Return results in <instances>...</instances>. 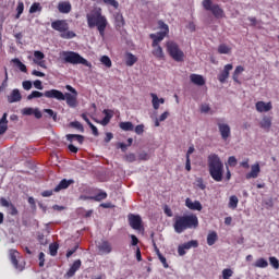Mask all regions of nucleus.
Here are the masks:
<instances>
[{
	"label": "nucleus",
	"mask_w": 279,
	"mask_h": 279,
	"mask_svg": "<svg viewBox=\"0 0 279 279\" xmlns=\"http://www.w3.org/2000/svg\"><path fill=\"white\" fill-rule=\"evenodd\" d=\"M106 5H111L114 10H119V1L117 0H102Z\"/></svg>",
	"instance_id": "obj_46"
},
{
	"label": "nucleus",
	"mask_w": 279,
	"mask_h": 279,
	"mask_svg": "<svg viewBox=\"0 0 279 279\" xmlns=\"http://www.w3.org/2000/svg\"><path fill=\"white\" fill-rule=\"evenodd\" d=\"M228 165H229V167H236V165H238L236 157L230 156V157L228 158Z\"/></svg>",
	"instance_id": "obj_59"
},
{
	"label": "nucleus",
	"mask_w": 279,
	"mask_h": 279,
	"mask_svg": "<svg viewBox=\"0 0 279 279\" xmlns=\"http://www.w3.org/2000/svg\"><path fill=\"white\" fill-rule=\"evenodd\" d=\"M12 62L16 64V66L20 69V71H22V73H27V66L25 65V63L21 62V60L13 59Z\"/></svg>",
	"instance_id": "obj_40"
},
{
	"label": "nucleus",
	"mask_w": 279,
	"mask_h": 279,
	"mask_svg": "<svg viewBox=\"0 0 279 279\" xmlns=\"http://www.w3.org/2000/svg\"><path fill=\"white\" fill-rule=\"evenodd\" d=\"M39 267H45V253H39Z\"/></svg>",
	"instance_id": "obj_63"
},
{
	"label": "nucleus",
	"mask_w": 279,
	"mask_h": 279,
	"mask_svg": "<svg viewBox=\"0 0 279 279\" xmlns=\"http://www.w3.org/2000/svg\"><path fill=\"white\" fill-rule=\"evenodd\" d=\"M40 60H45V53L43 51L36 50L34 52V62L37 63Z\"/></svg>",
	"instance_id": "obj_45"
},
{
	"label": "nucleus",
	"mask_w": 279,
	"mask_h": 279,
	"mask_svg": "<svg viewBox=\"0 0 279 279\" xmlns=\"http://www.w3.org/2000/svg\"><path fill=\"white\" fill-rule=\"evenodd\" d=\"M36 12H43V7L39 2H35L29 8V14H36Z\"/></svg>",
	"instance_id": "obj_37"
},
{
	"label": "nucleus",
	"mask_w": 279,
	"mask_h": 279,
	"mask_svg": "<svg viewBox=\"0 0 279 279\" xmlns=\"http://www.w3.org/2000/svg\"><path fill=\"white\" fill-rule=\"evenodd\" d=\"M9 214L11 215V217H16V215H19V209L16 208V206H14V204L10 205Z\"/></svg>",
	"instance_id": "obj_53"
},
{
	"label": "nucleus",
	"mask_w": 279,
	"mask_h": 279,
	"mask_svg": "<svg viewBox=\"0 0 279 279\" xmlns=\"http://www.w3.org/2000/svg\"><path fill=\"white\" fill-rule=\"evenodd\" d=\"M61 56L64 60V62L69 64H83L84 66H93L88 60H86L84 57H81L80 53L75 51H63L61 52Z\"/></svg>",
	"instance_id": "obj_5"
},
{
	"label": "nucleus",
	"mask_w": 279,
	"mask_h": 279,
	"mask_svg": "<svg viewBox=\"0 0 279 279\" xmlns=\"http://www.w3.org/2000/svg\"><path fill=\"white\" fill-rule=\"evenodd\" d=\"M254 267H258L259 269H266V267H269V263L267 262V259L260 257L255 262Z\"/></svg>",
	"instance_id": "obj_34"
},
{
	"label": "nucleus",
	"mask_w": 279,
	"mask_h": 279,
	"mask_svg": "<svg viewBox=\"0 0 279 279\" xmlns=\"http://www.w3.org/2000/svg\"><path fill=\"white\" fill-rule=\"evenodd\" d=\"M199 219L195 214L187 216H175L173 229L178 234H182L184 230H191V228H198Z\"/></svg>",
	"instance_id": "obj_2"
},
{
	"label": "nucleus",
	"mask_w": 279,
	"mask_h": 279,
	"mask_svg": "<svg viewBox=\"0 0 279 279\" xmlns=\"http://www.w3.org/2000/svg\"><path fill=\"white\" fill-rule=\"evenodd\" d=\"M24 90H32V81H24L22 83Z\"/></svg>",
	"instance_id": "obj_60"
},
{
	"label": "nucleus",
	"mask_w": 279,
	"mask_h": 279,
	"mask_svg": "<svg viewBox=\"0 0 279 279\" xmlns=\"http://www.w3.org/2000/svg\"><path fill=\"white\" fill-rule=\"evenodd\" d=\"M65 88L66 90H69V93L63 94L64 101H66V105L70 108H76L77 107V89L71 85H66Z\"/></svg>",
	"instance_id": "obj_8"
},
{
	"label": "nucleus",
	"mask_w": 279,
	"mask_h": 279,
	"mask_svg": "<svg viewBox=\"0 0 279 279\" xmlns=\"http://www.w3.org/2000/svg\"><path fill=\"white\" fill-rule=\"evenodd\" d=\"M260 174V163L256 162L251 166V171L245 174L246 180H252L258 178Z\"/></svg>",
	"instance_id": "obj_13"
},
{
	"label": "nucleus",
	"mask_w": 279,
	"mask_h": 279,
	"mask_svg": "<svg viewBox=\"0 0 279 279\" xmlns=\"http://www.w3.org/2000/svg\"><path fill=\"white\" fill-rule=\"evenodd\" d=\"M44 97L47 99H58V101H64V94L58 89H50L44 93Z\"/></svg>",
	"instance_id": "obj_11"
},
{
	"label": "nucleus",
	"mask_w": 279,
	"mask_h": 279,
	"mask_svg": "<svg viewBox=\"0 0 279 279\" xmlns=\"http://www.w3.org/2000/svg\"><path fill=\"white\" fill-rule=\"evenodd\" d=\"M230 51H232V49L228 47V45L226 44H221L218 46V53L226 54V53H230Z\"/></svg>",
	"instance_id": "obj_42"
},
{
	"label": "nucleus",
	"mask_w": 279,
	"mask_h": 279,
	"mask_svg": "<svg viewBox=\"0 0 279 279\" xmlns=\"http://www.w3.org/2000/svg\"><path fill=\"white\" fill-rule=\"evenodd\" d=\"M98 251L100 254H110L112 252V244L104 240L100 244H98Z\"/></svg>",
	"instance_id": "obj_21"
},
{
	"label": "nucleus",
	"mask_w": 279,
	"mask_h": 279,
	"mask_svg": "<svg viewBox=\"0 0 279 279\" xmlns=\"http://www.w3.org/2000/svg\"><path fill=\"white\" fill-rule=\"evenodd\" d=\"M255 108L257 112H269V110H271L274 106L271 105V101L265 102L260 100L255 104Z\"/></svg>",
	"instance_id": "obj_16"
},
{
	"label": "nucleus",
	"mask_w": 279,
	"mask_h": 279,
	"mask_svg": "<svg viewBox=\"0 0 279 279\" xmlns=\"http://www.w3.org/2000/svg\"><path fill=\"white\" fill-rule=\"evenodd\" d=\"M9 258L14 269H17V271H23L25 269V264H19V258H21V253H19V251L11 248L9 251Z\"/></svg>",
	"instance_id": "obj_9"
},
{
	"label": "nucleus",
	"mask_w": 279,
	"mask_h": 279,
	"mask_svg": "<svg viewBox=\"0 0 279 279\" xmlns=\"http://www.w3.org/2000/svg\"><path fill=\"white\" fill-rule=\"evenodd\" d=\"M105 118L101 120V125H108L110 123V119H112V113L109 110L105 109L104 111Z\"/></svg>",
	"instance_id": "obj_36"
},
{
	"label": "nucleus",
	"mask_w": 279,
	"mask_h": 279,
	"mask_svg": "<svg viewBox=\"0 0 279 279\" xmlns=\"http://www.w3.org/2000/svg\"><path fill=\"white\" fill-rule=\"evenodd\" d=\"M243 71H245V68H243V65H238L233 72L232 78L233 82H235L236 84H241V82H239V75H241V73H243Z\"/></svg>",
	"instance_id": "obj_30"
},
{
	"label": "nucleus",
	"mask_w": 279,
	"mask_h": 279,
	"mask_svg": "<svg viewBox=\"0 0 279 279\" xmlns=\"http://www.w3.org/2000/svg\"><path fill=\"white\" fill-rule=\"evenodd\" d=\"M44 112L53 119V121H58V113H56L52 109H44Z\"/></svg>",
	"instance_id": "obj_47"
},
{
	"label": "nucleus",
	"mask_w": 279,
	"mask_h": 279,
	"mask_svg": "<svg viewBox=\"0 0 279 279\" xmlns=\"http://www.w3.org/2000/svg\"><path fill=\"white\" fill-rule=\"evenodd\" d=\"M135 134H137L138 136H141V134H143V132H145V125L144 124H138L135 126Z\"/></svg>",
	"instance_id": "obj_58"
},
{
	"label": "nucleus",
	"mask_w": 279,
	"mask_h": 279,
	"mask_svg": "<svg viewBox=\"0 0 279 279\" xmlns=\"http://www.w3.org/2000/svg\"><path fill=\"white\" fill-rule=\"evenodd\" d=\"M22 96L19 89H13L11 95L8 97L9 104H16V101H21Z\"/></svg>",
	"instance_id": "obj_25"
},
{
	"label": "nucleus",
	"mask_w": 279,
	"mask_h": 279,
	"mask_svg": "<svg viewBox=\"0 0 279 279\" xmlns=\"http://www.w3.org/2000/svg\"><path fill=\"white\" fill-rule=\"evenodd\" d=\"M239 206V197L236 195H232L229 198V208L232 210H235V208Z\"/></svg>",
	"instance_id": "obj_35"
},
{
	"label": "nucleus",
	"mask_w": 279,
	"mask_h": 279,
	"mask_svg": "<svg viewBox=\"0 0 279 279\" xmlns=\"http://www.w3.org/2000/svg\"><path fill=\"white\" fill-rule=\"evenodd\" d=\"M269 263L272 268L279 269V260L276 257H269Z\"/></svg>",
	"instance_id": "obj_54"
},
{
	"label": "nucleus",
	"mask_w": 279,
	"mask_h": 279,
	"mask_svg": "<svg viewBox=\"0 0 279 279\" xmlns=\"http://www.w3.org/2000/svg\"><path fill=\"white\" fill-rule=\"evenodd\" d=\"M80 267H82V260L81 259H76L72 264L70 269L66 271L68 278H73V276H75V274L78 271Z\"/></svg>",
	"instance_id": "obj_20"
},
{
	"label": "nucleus",
	"mask_w": 279,
	"mask_h": 279,
	"mask_svg": "<svg viewBox=\"0 0 279 279\" xmlns=\"http://www.w3.org/2000/svg\"><path fill=\"white\" fill-rule=\"evenodd\" d=\"M232 69H234V66L231 63L225 65L223 71L218 75V80L221 84H226V80L230 77V71H232Z\"/></svg>",
	"instance_id": "obj_15"
},
{
	"label": "nucleus",
	"mask_w": 279,
	"mask_h": 279,
	"mask_svg": "<svg viewBox=\"0 0 279 279\" xmlns=\"http://www.w3.org/2000/svg\"><path fill=\"white\" fill-rule=\"evenodd\" d=\"M182 246L185 250H191V247H199V242H197L196 240H191V241L182 244Z\"/></svg>",
	"instance_id": "obj_38"
},
{
	"label": "nucleus",
	"mask_w": 279,
	"mask_h": 279,
	"mask_svg": "<svg viewBox=\"0 0 279 279\" xmlns=\"http://www.w3.org/2000/svg\"><path fill=\"white\" fill-rule=\"evenodd\" d=\"M150 97L153 98L151 104L154 110H158L160 108V104H165V98H158V95L151 93Z\"/></svg>",
	"instance_id": "obj_26"
},
{
	"label": "nucleus",
	"mask_w": 279,
	"mask_h": 279,
	"mask_svg": "<svg viewBox=\"0 0 279 279\" xmlns=\"http://www.w3.org/2000/svg\"><path fill=\"white\" fill-rule=\"evenodd\" d=\"M8 87V68H4V81L2 82L0 86V93L1 90L5 89Z\"/></svg>",
	"instance_id": "obj_50"
},
{
	"label": "nucleus",
	"mask_w": 279,
	"mask_h": 279,
	"mask_svg": "<svg viewBox=\"0 0 279 279\" xmlns=\"http://www.w3.org/2000/svg\"><path fill=\"white\" fill-rule=\"evenodd\" d=\"M166 49L174 62H184V51L180 49V45H178V43L173 40L167 41Z\"/></svg>",
	"instance_id": "obj_6"
},
{
	"label": "nucleus",
	"mask_w": 279,
	"mask_h": 279,
	"mask_svg": "<svg viewBox=\"0 0 279 279\" xmlns=\"http://www.w3.org/2000/svg\"><path fill=\"white\" fill-rule=\"evenodd\" d=\"M158 252V258L160 260V263L162 264L165 269H169V264L167 263V258L162 256V254H160V251Z\"/></svg>",
	"instance_id": "obj_49"
},
{
	"label": "nucleus",
	"mask_w": 279,
	"mask_h": 279,
	"mask_svg": "<svg viewBox=\"0 0 279 279\" xmlns=\"http://www.w3.org/2000/svg\"><path fill=\"white\" fill-rule=\"evenodd\" d=\"M153 56H155V58L158 60H162L165 58V52L162 51V47H160V45L157 44V46L154 47Z\"/></svg>",
	"instance_id": "obj_29"
},
{
	"label": "nucleus",
	"mask_w": 279,
	"mask_h": 279,
	"mask_svg": "<svg viewBox=\"0 0 279 279\" xmlns=\"http://www.w3.org/2000/svg\"><path fill=\"white\" fill-rule=\"evenodd\" d=\"M100 62H101V64L107 66V69H110V66H112V60H110V57H108V56H102L100 58Z\"/></svg>",
	"instance_id": "obj_44"
},
{
	"label": "nucleus",
	"mask_w": 279,
	"mask_h": 279,
	"mask_svg": "<svg viewBox=\"0 0 279 279\" xmlns=\"http://www.w3.org/2000/svg\"><path fill=\"white\" fill-rule=\"evenodd\" d=\"M126 162H136V155L134 153H130L125 156Z\"/></svg>",
	"instance_id": "obj_57"
},
{
	"label": "nucleus",
	"mask_w": 279,
	"mask_h": 279,
	"mask_svg": "<svg viewBox=\"0 0 279 279\" xmlns=\"http://www.w3.org/2000/svg\"><path fill=\"white\" fill-rule=\"evenodd\" d=\"M107 198H108V193L104 191H100L95 196H90V199H93L94 202H104V199H107Z\"/></svg>",
	"instance_id": "obj_33"
},
{
	"label": "nucleus",
	"mask_w": 279,
	"mask_h": 279,
	"mask_svg": "<svg viewBox=\"0 0 279 279\" xmlns=\"http://www.w3.org/2000/svg\"><path fill=\"white\" fill-rule=\"evenodd\" d=\"M202 5L207 12H211L215 19H226V12L219 4L213 3V0H203Z\"/></svg>",
	"instance_id": "obj_7"
},
{
	"label": "nucleus",
	"mask_w": 279,
	"mask_h": 279,
	"mask_svg": "<svg viewBox=\"0 0 279 279\" xmlns=\"http://www.w3.org/2000/svg\"><path fill=\"white\" fill-rule=\"evenodd\" d=\"M259 128H262V130H265V132H269V130H271V118L265 116L259 122Z\"/></svg>",
	"instance_id": "obj_24"
},
{
	"label": "nucleus",
	"mask_w": 279,
	"mask_h": 279,
	"mask_svg": "<svg viewBox=\"0 0 279 279\" xmlns=\"http://www.w3.org/2000/svg\"><path fill=\"white\" fill-rule=\"evenodd\" d=\"M11 204L12 203H10L5 197L0 198V206H2V208H10Z\"/></svg>",
	"instance_id": "obj_55"
},
{
	"label": "nucleus",
	"mask_w": 279,
	"mask_h": 279,
	"mask_svg": "<svg viewBox=\"0 0 279 279\" xmlns=\"http://www.w3.org/2000/svg\"><path fill=\"white\" fill-rule=\"evenodd\" d=\"M71 128H75V130H84V126L82 125V123L74 121L70 123Z\"/></svg>",
	"instance_id": "obj_61"
},
{
	"label": "nucleus",
	"mask_w": 279,
	"mask_h": 279,
	"mask_svg": "<svg viewBox=\"0 0 279 279\" xmlns=\"http://www.w3.org/2000/svg\"><path fill=\"white\" fill-rule=\"evenodd\" d=\"M45 94H43L41 92H38V90H33L28 96H27V99L28 101H32V99H38L40 97H44Z\"/></svg>",
	"instance_id": "obj_39"
},
{
	"label": "nucleus",
	"mask_w": 279,
	"mask_h": 279,
	"mask_svg": "<svg viewBox=\"0 0 279 279\" xmlns=\"http://www.w3.org/2000/svg\"><path fill=\"white\" fill-rule=\"evenodd\" d=\"M190 80L192 84H195L196 86H204V84H206V80L199 74H191Z\"/></svg>",
	"instance_id": "obj_22"
},
{
	"label": "nucleus",
	"mask_w": 279,
	"mask_h": 279,
	"mask_svg": "<svg viewBox=\"0 0 279 279\" xmlns=\"http://www.w3.org/2000/svg\"><path fill=\"white\" fill-rule=\"evenodd\" d=\"M87 26L89 29H95L99 32L100 36H106V27H108V19L101 13V8L94 9L86 14Z\"/></svg>",
	"instance_id": "obj_1"
},
{
	"label": "nucleus",
	"mask_w": 279,
	"mask_h": 279,
	"mask_svg": "<svg viewBox=\"0 0 279 279\" xmlns=\"http://www.w3.org/2000/svg\"><path fill=\"white\" fill-rule=\"evenodd\" d=\"M207 165L209 175L215 180V182L223 181V161L217 154H210L207 157Z\"/></svg>",
	"instance_id": "obj_3"
},
{
	"label": "nucleus",
	"mask_w": 279,
	"mask_h": 279,
	"mask_svg": "<svg viewBox=\"0 0 279 279\" xmlns=\"http://www.w3.org/2000/svg\"><path fill=\"white\" fill-rule=\"evenodd\" d=\"M185 206L190 210H198V211H202V208H204L199 201L193 202L191 198L185 199Z\"/></svg>",
	"instance_id": "obj_17"
},
{
	"label": "nucleus",
	"mask_w": 279,
	"mask_h": 279,
	"mask_svg": "<svg viewBox=\"0 0 279 279\" xmlns=\"http://www.w3.org/2000/svg\"><path fill=\"white\" fill-rule=\"evenodd\" d=\"M137 61L138 59L136 58V56L132 54V52L126 53V66H134V64H136Z\"/></svg>",
	"instance_id": "obj_32"
},
{
	"label": "nucleus",
	"mask_w": 279,
	"mask_h": 279,
	"mask_svg": "<svg viewBox=\"0 0 279 279\" xmlns=\"http://www.w3.org/2000/svg\"><path fill=\"white\" fill-rule=\"evenodd\" d=\"M158 27L162 31L161 34H169V25H167L162 20L158 21Z\"/></svg>",
	"instance_id": "obj_41"
},
{
	"label": "nucleus",
	"mask_w": 279,
	"mask_h": 279,
	"mask_svg": "<svg viewBox=\"0 0 279 279\" xmlns=\"http://www.w3.org/2000/svg\"><path fill=\"white\" fill-rule=\"evenodd\" d=\"M78 248H80V245L76 244L73 248L69 250L66 252V258H71L77 252Z\"/></svg>",
	"instance_id": "obj_56"
},
{
	"label": "nucleus",
	"mask_w": 279,
	"mask_h": 279,
	"mask_svg": "<svg viewBox=\"0 0 279 279\" xmlns=\"http://www.w3.org/2000/svg\"><path fill=\"white\" fill-rule=\"evenodd\" d=\"M140 160H149V154L147 153H141L138 155Z\"/></svg>",
	"instance_id": "obj_64"
},
{
	"label": "nucleus",
	"mask_w": 279,
	"mask_h": 279,
	"mask_svg": "<svg viewBox=\"0 0 279 279\" xmlns=\"http://www.w3.org/2000/svg\"><path fill=\"white\" fill-rule=\"evenodd\" d=\"M217 125H218V130L220 132V136L222 141H227L228 138H230V135H231L230 125L221 122H218Z\"/></svg>",
	"instance_id": "obj_12"
},
{
	"label": "nucleus",
	"mask_w": 279,
	"mask_h": 279,
	"mask_svg": "<svg viewBox=\"0 0 279 279\" xmlns=\"http://www.w3.org/2000/svg\"><path fill=\"white\" fill-rule=\"evenodd\" d=\"M201 112H203L204 114H207V112H210V106L207 104L202 105Z\"/></svg>",
	"instance_id": "obj_62"
},
{
	"label": "nucleus",
	"mask_w": 279,
	"mask_h": 279,
	"mask_svg": "<svg viewBox=\"0 0 279 279\" xmlns=\"http://www.w3.org/2000/svg\"><path fill=\"white\" fill-rule=\"evenodd\" d=\"M60 245H58V243H51L49 245V252H50V256H58V250H59Z\"/></svg>",
	"instance_id": "obj_43"
},
{
	"label": "nucleus",
	"mask_w": 279,
	"mask_h": 279,
	"mask_svg": "<svg viewBox=\"0 0 279 279\" xmlns=\"http://www.w3.org/2000/svg\"><path fill=\"white\" fill-rule=\"evenodd\" d=\"M71 184H75V180L73 179H63L59 182V184L53 189L54 193H60V191H64L71 186Z\"/></svg>",
	"instance_id": "obj_14"
},
{
	"label": "nucleus",
	"mask_w": 279,
	"mask_h": 279,
	"mask_svg": "<svg viewBox=\"0 0 279 279\" xmlns=\"http://www.w3.org/2000/svg\"><path fill=\"white\" fill-rule=\"evenodd\" d=\"M119 128L123 130V132H134V124L130 121L120 122Z\"/></svg>",
	"instance_id": "obj_28"
},
{
	"label": "nucleus",
	"mask_w": 279,
	"mask_h": 279,
	"mask_svg": "<svg viewBox=\"0 0 279 279\" xmlns=\"http://www.w3.org/2000/svg\"><path fill=\"white\" fill-rule=\"evenodd\" d=\"M66 141H69L70 143H73V141H76V142H78V145H83L84 144V135L68 134Z\"/></svg>",
	"instance_id": "obj_27"
},
{
	"label": "nucleus",
	"mask_w": 279,
	"mask_h": 279,
	"mask_svg": "<svg viewBox=\"0 0 279 279\" xmlns=\"http://www.w3.org/2000/svg\"><path fill=\"white\" fill-rule=\"evenodd\" d=\"M58 10L60 14H69L71 10H73V7L71 5V2L69 1H61L58 3Z\"/></svg>",
	"instance_id": "obj_18"
},
{
	"label": "nucleus",
	"mask_w": 279,
	"mask_h": 279,
	"mask_svg": "<svg viewBox=\"0 0 279 279\" xmlns=\"http://www.w3.org/2000/svg\"><path fill=\"white\" fill-rule=\"evenodd\" d=\"M51 27L54 32H59L60 38L64 40H71V38H75L77 34L73 31H69V22L66 20H57L51 23Z\"/></svg>",
	"instance_id": "obj_4"
},
{
	"label": "nucleus",
	"mask_w": 279,
	"mask_h": 279,
	"mask_svg": "<svg viewBox=\"0 0 279 279\" xmlns=\"http://www.w3.org/2000/svg\"><path fill=\"white\" fill-rule=\"evenodd\" d=\"M219 236L217 235V232L211 231L207 235V245L213 246L215 243H217V240Z\"/></svg>",
	"instance_id": "obj_31"
},
{
	"label": "nucleus",
	"mask_w": 279,
	"mask_h": 279,
	"mask_svg": "<svg viewBox=\"0 0 279 279\" xmlns=\"http://www.w3.org/2000/svg\"><path fill=\"white\" fill-rule=\"evenodd\" d=\"M232 274H234V271H232V269L227 268L222 270V278L223 279H230L232 278Z\"/></svg>",
	"instance_id": "obj_51"
},
{
	"label": "nucleus",
	"mask_w": 279,
	"mask_h": 279,
	"mask_svg": "<svg viewBox=\"0 0 279 279\" xmlns=\"http://www.w3.org/2000/svg\"><path fill=\"white\" fill-rule=\"evenodd\" d=\"M167 37L166 33H156V34H150L149 38H151L153 40V45L151 47H158L159 43H162V40H165V38Z\"/></svg>",
	"instance_id": "obj_19"
},
{
	"label": "nucleus",
	"mask_w": 279,
	"mask_h": 279,
	"mask_svg": "<svg viewBox=\"0 0 279 279\" xmlns=\"http://www.w3.org/2000/svg\"><path fill=\"white\" fill-rule=\"evenodd\" d=\"M23 10H25V4L23 2H19L17 3V8H16V19H21V14H23Z\"/></svg>",
	"instance_id": "obj_48"
},
{
	"label": "nucleus",
	"mask_w": 279,
	"mask_h": 279,
	"mask_svg": "<svg viewBox=\"0 0 279 279\" xmlns=\"http://www.w3.org/2000/svg\"><path fill=\"white\" fill-rule=\"evenodd\" d=\"M129 225L133 230H141L143 228V219L138 215H129Z\"/></svg>",
	"instance_id": "obj_10"
},
{
	"label": "nucleus",
	"mask_w": 279,
	"mask_h": 279,
	"mask_svg": "<svg viewBox=\"0 0 279 279\" xmlns=\"http://www.w3.org/2000/svg\"><path fill=\"white\" fill-rule=\"evenodd\" d=\"M114 25L117 29H121V27H125V19L123 17V14L121 13L114 14Z\"/></svg>",
	"instance_id": "obj_23"
},
{
	"label": "nucleus",
	"mask_w": 279,
	"mask_h": 279,
	"mask_svg": "<svg viewBox=\"0 0 279 279\" xmlns=\"http://www.w3.org/2000/svg\"><path fill=\"white\" fill-rule=\"evenodd\" d=\"M22 114L24 117H32V114H34V108L27 107V108L22 109Z\"/></svg>",
	"instance_id": "obj_52"
}]
</instances>
